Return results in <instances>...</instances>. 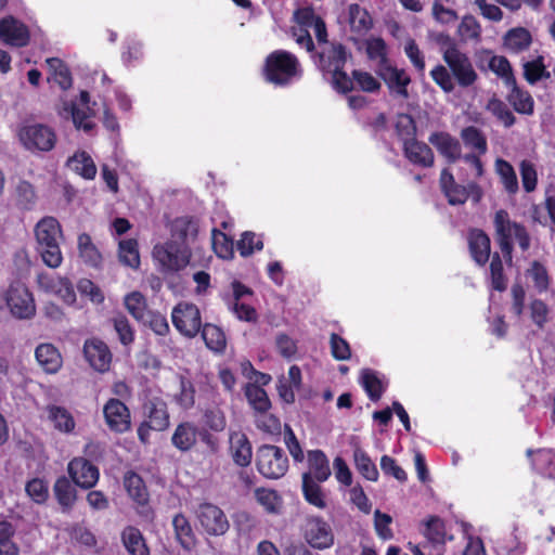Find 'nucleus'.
<instances>
[{
    "instance_id": "cd10ccee",
    "label": "nucleus",
    "mask_w": 555,
    "mask_h": 555,
    "mask_svg": "<svg viewBox=\"0 0 555 555\" xmlns=\"http://www.w3.org/2000/svg\"><path fill=\"white\" fill-rule=\"evenodd\" d=\"M197 441V427L191 422H182L177 425L172 436V446L181 452L193 449Z\"/></svg>"
},
{
    "instance_id": "c85d7f7f",
    "label": "nucleus",
    "mask_w": 555,
    "mask_h": 555,
    "mask_svg": "<svg viewBox=\"0 0 555 555\" xmlns=\"http://www.w3.org/2000/svg\"><path fill=\"white\" fill-rule=\"evenodd\" d=\"M321 482L314 480L311 474L301 475V492L304 499L310 505L324 509L327 506L325 493L320 486Z\"/></svg>"
},
{
    "instance_id": "a18cd8bd",
    "label": "nucleus",
    "mask_w": 555,
    "mask_h": 555,
    "mask_svg": "<svg viewBox=\"0 0 555 555\" xmlns=\"http://www.w3.org/2000/svg\"><path fill=\"white\" fill-rule=\"evenodd\" d=\"M119 261L132 269L140 267L139 244L135 238H127L119 242Z\"/></svg>"
},
{
    "instance_id": "bf43d9fd",
    "label": "nucleus",
    "mask_w": 555,
    "mask_h": 555,
    "mask_svg": "<svg viewBox=\"0 0 555 555\" xmlns=\"http://www.w3.org/2000/svg\"><path fill=\"white\" fill-rule=\"evenodd\" d=\"M255 425L263 434L279 436L281 434V421L274 414L268 412L255 413Z\"/></svg>"
},
{
    "instance_id": "3c124183",
    "label": "nucleus",
    "mask_w": 555,
    "mask_h": 555,
    "mask_svg": "<svg viewBox=\"0 0 555 555\" xmlns=\"http://www.w3.org/2000/svg\"><path fill=\"white\" fill-rule=\"evenodd\" d=\"M488 68L500 77L506 87L515 83L516 77L509 61L505 56L492 55L489 59Z\"/></svg>"
},
{
    "instance_id": "6e6d98bb",
    "label": "nucleus",
    "mask_w": 555,
    "mask_h": 555,
    "mask_svg": "<svg viewBox=\"0 0 555 555\" xmlns=\"http://www.w3.org/2000/svg\"><path fill=\"white\" fill-rule=\"evenodd\" d=\"M361 385L372 401L379 400L385 391L382 380L378 378L376 373L370 369H364L362 371Z\"/></svg>"
},
{
    "instance_id": "423d86ee",
    "label": "nucleus",
    "mask_w": 555,
    "mask_h": 555,
    "mask_svg": "<svg viewBox=\"0 0 555 555\" xmlns=\"http://www.w3.org/2000/svg\"><path fill=\"white\" fill-rule=\"evenodd\" d=\"M171 321L175 328L188 338L196 337L203 326L198 307L188 301H180L172 308Z\"/></svg>"
},
{
    "instance_id": "4c0bfd02",
    "label": "nucleus",
    "mask_w": 555,
    "mask_h": 555,
    "mask_svg": "<svg viewBox=\"0 0 555 555\" xmlns=\"http://www.w3.org/2000/svg\"><path fill=\"white\" fill-rule=\"evenodd\" d=\"M46 62L50 69L52 80L57 83L62 90L70 89L73 86V77L66 63L59 57H49Z\"/></svg>"
},
{
    "instance_id": "f8f14e48",
    "label": "nucleus",
    "mask_w": 555,
    "mask_h": 555,
    "mask_svg": "<svg viewBox=\"0 0 555 555\" xmlns=\"http://www.w3.org/2000/svg\"><path fill=\"white\" fill-rule=\"evenodd\" d=\"M67 472L74 483L82 489L93 488L100 478L98 466L83 456L74 457L67 465Z\"/></svg>"
},
{
    "instance_id": "1a4fd4ad",
    "label": "nucleus",
    "mask_w": 555,
    "mask_h": 555,
    "mask_svg": "<svg viewBox=\"0 0 555 555\" xmlns=\"http://www.w3.org/2000/svg\"><path fill=\"white\" fill-rule=\"evenodd\" d=\"M195 514L201 527L208 535H223L230 528L224 512L212 503H201Z\"/></svg>"
},
{
    "instance_id": "e2e57ef3",
    "label": "nucleus",
    "mask_w": 555,
    "mask_h": 555,
    "mask_svg": "<svg viewBox=\"0 0 555 555\" xmlns=\"http://www.w3.org/2000/svg\"><path fill=\"white\" fill-rule=\"evenodd\" d=\"M15 529L11 522L0 521V555H18V547L12 541Z\"/></svg>"
},
{
    "instance_id": "69168bd1",
    "label": "nucleus",
    "mask_w": 555,
    "mask_h": 555,
    "mask_svg": "<svg viewBox=\"0 0 555 555\" xmlns=\"http://www.w3.org/2000/svg\"><path fill=\"white\" fill-rule=\"evenodd\" d=\"M195 387L193 383L185 378H180V391L176 395L175 400L177 404L183 410H190L195 404Z\"/></svg>"
},
{
    "instance_id": "2f4dec72",
    "label": "nucleus",
    "mask_w": 555,
    "mask_h": 555,
    "mask_svg": "<svg viewBox=\"0 0 555 555\" xmlns=\"http://www.w3.org/2000/svg\"><path fill=\"white\" fill-rule=\"evenodd\" d=\"M172 527L178 543L186 551H191L196 545V537L189 519L179 513L172 518Z\"/></svg>"
},
{
    "instance_id": "7c9ffc66",
    "label": "nucleus",
    "mask_w": 555,
    "mask_h": 555,
    "mask_svg": "<svg viewBox=\"0 0 555 555\" xmlns=\"http://www.w3.org/2000/svg\"><path fill=\"white\" fill-rule=\"evenodd\" d=\"M509 92L506 95L507 102L513 108L521 115H532L534 113V100L531 94L518 87L517 80L514 85L507 86Z\"/></svg>"
},
{
    "instance_id": "13d9d810",
    "label": "nucleus",
    "mask_w": 555,
    "mask_h": 555,
    "mask_svg": "<svg viewBox=\"0 0 555 555\" xmlns=\"http://www.w3.org/2000/svg\"><path fill=\"white\" fill-rule=\"evenodd\" d=\"M236 248L242 257H248L255 251L262 250L263 241L255 232L245 231L236 243Z\"/></svg>"
},
{
    "instance_id": "5701e85b",
    "label": "nucleus",
    "mask_w": 555,
    "mask_h": 555,
    "mask_svg": "<svg viewBox=\"0 0 555 555\" xmlns=\"http://www.w3.org/2000/svg\"><path fill=\"white\" fill-rule=\"evenodd\" d=\"M146 422L151 423L154 430L163 431L169 427V412L167 403L159 397H153L143 404Z\"/></svg>"
},
{
    "instance_id": "ddd939ff",
    "label": "nucleus",
    "mask_w": 555,
    "mask_h": 555,
    "mask_svg": "<svg viewBox=\"0 0 555 555\" xmlns=\"http://www.w3.org/2000/svg\"><path fill=\"white\" fill-rule=\"evenodd\" d=\"M0 39L11 47L24 48L30 41V33L23 22L8 15L0 20Z\"/></svg>"
},
{
    "instance_id": "a878e982",
    "label": "nucleus",
    "mask_w": 555,
    "mask_h": 555,
    "mask_svg": "<svg viewBox=\"0 0 555 555\" xmlns=\"http://www.w3.org/2000/svg\"><path fill=\"white\" fill-rule=\"evenodd\" d=\"M319 56L321 69L331 73L345 67L348 53L343 43H331Z\"/></svg>"
},
{
    "instance_id": "473e14b6",
    "label": "nucleus",
    "mask_w": 555,
    "mask_h": 555,
    "mask_svg": "<svg viewBox=\"0 0 555 555\" xmlns=\"http://www.w3.org/2000/svg\"><path fill=\"white\" fill-rule=\"evenodd\" d=\"M35 357L47 373H55L62 365L61 353L52 344H40L35 350Z\"/></svg>"
},
{
    "instance_id": "864d4df0",
    "label": "nucleus",
    "mask_w": 555,
    "mask_h": 555,
    "mask_svg": "<svg viewBox=\"0 0 555 555\" xmlns=\"http://www.w3.org/2000/svg\"><path fill=\"white\" fill-rule=\"evenodd\" d=\"M37 194L34 185L21 180L15 188V205L22 210H31L36 204Z\"/></svg>"
},
{
    "instance_id": "393cba45",
    "label": "nucleus",
    "mask_w": 555,
    "mask_h": 555,
    "mask_svg": "<svg viewBox=\"0 0 555 555\" xmlns=\"http://www.w3.org/2000/svg\"><path fill=\"white\" fill-rule=\"evenodd\" d=\"M229 451L233 462L240 467H247L253 460V448L248 437L242 431L230 435Z\"/></svg>"
},
{
    "instance_id": "49530a36",
    "label": "nucleus",
    "mask_w": 555,
    "mask_h": 555,
    "mask_svg": "<svg viewBox=\"0 0 555 555\" xmlns=\"http://www.w3.org/2000/svg\"><path fill=\"white\" fill-rule=\"evenodd\" d=\"M68 165L75 172L85 179H94L96 175L95 164L91 156L86 152L76 153L73 157L69 158Z\"/></svg>"
},
{
    "instance_id": "aec40b11",
    "label": "nucleus",
    "mask_w": 555,
    "mask_h": 555,
    "mask_svg": "<svg viewBox=\"0 0 555 555\" xmlns=\"http://www.w3.org/2000/svg\"><path fill=\"white\" fill-rule=\"evenodd\" d=\"M198 229V220L194 217H179L171 223V237L175 243L189 249V245L197 237Z\"/></svg>"
},
{
    "instance_id": "412c9836",
    "label": "nucleus",
    "mask_w": 555,
    "mask_h": 555,
    "mask_svg": "<svg viewBox=\"0 0 555 555\" xmlns=\"http://www.w3.org/2000/svg\"><path fill=\"white\" fill-rule=\"evenodd\" d=\"M468 249L474 261L483 267L490 259L491 241L488 234L480 229H473L468 233Z\"/></svg>"
},
{
    "instance_id": "dca6fc26",
    "label": "nucleus",
    "mask_w": 555,
    "mask_h": 555,
    "mask_svg": "<svg viewBox=\"0 0 555 555\" xmlns=\"http://www.w3.org/2000/svg\"><path fill=\"white\" fill-rule=\"evenodd\" d=\"M188 249L175 242L155 246L154 258L168 271H178L188 263Z\"/></svg>"
},
{
    "instance_id": "79ce46f5",
    "label": "nucleus",
    "mask_w": 555,
    "mask_h": 555,
    "mask_svg": "<svg viewBox=\"0 0 555 555\" xmlns=\"http://www.w3.org/2000/svg\"><path fill=\"white\" fill-rule=\"evenodd\" d=\"M211 245L219 258L229 260L234 257L233 238L220 229L214 228L211 230Z\"/></svg>"
},
{
    "instance_id": "680f3d73",
    "label": "nucleus",
    "mask_w": 555,
    "mask_h": 555,
    "mask_svg": "<svg viewBox=\"0 0 555 555\" xmlns=\"http://www.w3.org/2000/svg\"><path fill=\"white\" fill-rule=\"evenodd\" d=\"M395 130L402 145L406 141L416 140V124L410 114H400L397 118Z\"/></svg>"
},
{
    "instance_id": "39448f33",
    "label": "nucleus",
    "mask_w": 555,
    "mask_h": 555,
    "mask_svg": "<svg viewBox=\"0 0 555 555\" xmlns=\"http://www.w3.org/2000/svg\"><path fill=\"white\" fill-rule=\"evenodd\" d=\"M17 135L21 144L30 152H49L56 143L54 130L42 124L24 125Z\"/></svg>"
},
{
    "instance_id": "b1692460",
    "label": "nucleus",
    "mask_w": 555,
    "mask_h": 555,
    "mask_svg": "<svg viewBox=\"0 0 555 555\" xmlns=\"http://www.w3.org/2000/svg\"><path fill=\"white\" fill-rule=\"evenodd\" d=\"M402 150L405 158L415 166L430 168L435 164L434 152L425 142L418 141L417 139L406 141Z\"/></svg>"
},
{
    "instance_id": "9d476101",
    "label": "nucleus",
    "mask_w": 555,
    "mask_h": 555,
    "mask_svg": "<svg viewBox=\"0 0 555 555\" xmlns=\"http://www.w3.org/2000/svg\"><path fill=\"white\" fill-rule=\"evenodd\" d=\"M304 537L313 548L325 550L334 544V533L331 525L320 516L307 518Z\"/></svg>"
},
{
    "instance_id": "0e129e2a",
    "label": "nucleus",
    "mask_w": 555,
    "mask_h": 555,
    "mask_svg": "<svg viewBox=\"0 0 555 555\" xmlns=\"http://www.w3.org/2000/svg\"><path fill=\"white\" fill-rule=\"evenodd\" d=\"M255 496L268 513L276 514L280 512L282 500L278 491L260 488L255 491Z\"/></svg>"
},
{
    "instance_id": "8fccbe9b",
    "label": "nucleus",
    "mask_w": 555,
    "mask_h": 555,
    "mask_svg": "<svg viewBox=\"0 0 555 555\" xmlns=\"http://www.w3.org/2000/svg\"><path fill=\"white\" fill-rule=\"evenodd\" d=\"M64 109L70 113L73 122L77 129H82L86 132H90L94 129L95 124L91 120L94 112L90 107L80 109L75 102H70L65 104Z\"/></svg>"
},
{
    "instance_id": "37998d69",
    "label": "nucleus",
    "mask_w": 555,
    "mask_h": 555,
    "mask_svg": "<svg viewBox=\"0 0 555 555\" xmlns=\"http://www.w3.org/2000/svg\"><path fill=\"white\" fill-rule=\"evenodd\" d=\"M349 24L353 31L363 34L369 31L373 26L372 17L367 10L361 8L357 3H352L348 8Z\"/></svg>"
},
{
    "instance_id": "603ef678",
    "label": "nucleus",
    "mask_w": 555,
    "mask_h": 555,
    "mask_svg": "<svg viewBox=\"0 0 555 555\" xmlns=\"http://www.w3.org/2000/svg\"><path fill=\"white\" fill-rule=\"evenodd\" d=\"M53 492L57 503L64 508H70L76 501V491L70 481L65 477L55 480Z\"/></svg>"
},
{
    "instance_id": "4468645a",
    "label": "nucleus",
    "mask_w": 555,
    "mask_h": 555,
    "mask_svg": "<svg viewBox=\"0 0 555 555\" xmlns=\"http://www.w3.org/2000/svg\"><path fill=\"white\" fill-rule=\"evenodd\" d=\"M83 356L90 366L100 373L109 370L113 354L103 340L100 338H89L83 344Z\"/></svg>"
},
{
    "instance_id": "f3484780",
    "label": "nucleus",
    "mask_w": 555,
    "mask_h": 555,
    "mask_svg": "<svg viewBox=\"0 0 555 555\" xmlns=\"http://www.w3.org/2000/svg\"><path fill=\"white\" fill-rule=\"evenodd\" d=\"M423 547L430 548V555H443L446 547V524L438 516H430L424 529Z\"/></svg>"
},
{
    "instance_id": "0eeeda50",
    "label": "nucleus",
    "mask_w": 555,
    "mask_h": 555,
    "mask_svg": "<svg viewBox=\"0 0 555 555\" xmlns=\"http://www.w3.org/2000/svg\"><path fill=\"white\" fill-rule=\"evenodd\" d=\"M7 305L12 315L20 320H29L36 314L33 293L22 283H13L7 291Z\"/></svg>"
},
{
    "instance_id": "de8ad7c7",
    "label": "nucleus",
    "mask_w": 555,
    "mask_h": 555,
    "mask_svg": "<svg viewBox=\"0 0 555 555\" xmlns=\"http://www.w3.org/2000/svg\"><path fill=\"white\" fill-rule=\"evenodd\" d=\"M508 279L504 273L503 262L499 253L491 256L490 285L493 291L503 293L507 289Z\"/></svg>"
},
{
    "instance_id": "4d7b16f0",
    "label": "nucleus",
    "mask_w": 555,
    "mask_h": 555,
    "mask_svg": "<svg viewBox=\"0 0 555 555\" xmlns=\"http://www.w3.org/2000/svg\"><path fill=\"white\" fill-rule=\"evenodd\" d=\"M532 41L531 34L526 28H513L505 36V46L513 52L526 50Z\"/></svg>"
},
{
    "instance_id": "58836bf2",
    "label": "nucleus",
    "mask_w": 555,
    "mask_h": 555,
    "mask_svg": "<svg viewBox=\"0 0 555 555\" xmlns=\"http://www.w3.org/2000/svg\"><path fill=\"white\" fill-rule=\"evenodd\" d=\"M244 393L255 413L268 412L271 409V401L262 387L255 384H246Z\"/></svg>"
},
{
    "instance_id": "6e6552de",
    "label": "nucleus",
    "mask_w": 555,
    "mask_h": 555,
    "mask_svg": "<svg viewBox=\"0 0 555 555\" xmlns=\"http://www.w3.org/2000/svg\"><path fill=\"white\" fill-rule=\"evenodd\" d=\"M443 61L460 87L468 88L477 81L478 75L470 59L460 49L447 51L443 54Z\"/></svg>"
},
{
    "instance_id": "ea45409f",
    "label": "nucleus",
    "mask_w": 555,
    "mask_h": 555,
    "mask_svg": "<svg viewBox=\"0 0 555 555\" xmlns=\"http://www.w3.org/2000/svg\"><path fill=\"white\" fill-rule=\"evenodd\" d=\"M78 250L79 256L83 262L92 268H98L102 262V255L93 244L91 236L87 233H81L78 236Z\"/></svg>"
},
{
    "instance_id": "09e8293b",
    "label": "nucleus",
    "mask_w": 555,
    "mask_h": 555,
    "mask_svg": "<svg viewBox=\"0 0 555 555\" xmlns=\"http://www.w3.org/2000/svg\"><path fill=\"white\" fill-rule=\"evenodd\" d=\"M486 109L490 112L505 128H511L516 122V117L513 112L501 99L496 96H492L488 101Z\"/></svg>"
},
{
    "instance_id": "052dcab7",
    "label": "nucleus",
    "mask_w": 555,
    "mask_h": 555,
    "mask_svg": "<svg viewBox=\"0 0 555 555\" xmlns=\"http://www.w3.org/2000/svg\"><path fill=\"white\" fill-rule=\"evenodd\" d=\"M112 323L121 345L129 346L134 341V330L125 314H115L112 318Z\"/></svg>"
},
{
    "instance_id": "7ed1b4c3",
    "label": "nucleus",
    "mask_w": 555,
    "mask_h": 555,
    "mask_svg": "<svg viewBox=\"0 0 555 555\" xmlns=\"http://www.w3.org/2000/svg\"><path fill=\"white\" fill-rule=\"evenodd\" d=\"M493 224L496 242L506 261L511 262L513 258V237H515L522 251H527L530 248L531 240L526 227L512 221L505 209H500L495 212Z\"/></svg>"
},
{
    "instance_id": "f257e3e1",
    "label": "nucleus",
    "mask_w": 555,
    "mask_h": 555,
    "mask_svg": "<svg viewBox=\"0 0 555 555\" xmlns=\"http://www.w3.org/2000/svg\"><path fill=\"white\" fill-rule=\"evenodd\" d=\"M261 74L267 82L286 87L301 78L302 68L295 54L279 49L267 55Z\"/></svg>"
},
{
    "instance_id": "f03ea898",
    "label": "nucleus",
    "mask_w": 555,
    "mask_h": 555,
    "mask_svg": "<svg viewBox=\"0 0 555 555\" xmlns=\"http://www.w3.org/2000/svg\"><path fill=\"white\" fill-rule=\"evenodd\" d=\"M37 250L49 268H59L63 261L60 241L63 232L60 222L54 217H43L35 227Z\"/></svg>"
},
{
    "instance_id": "5fc2aeb1",
    "label": "nucleus",
    "mask_w": 555,
    "mask_h": 555,
    "mask_svg": "<svg viewBox=\"0 0 555 555\" xmlns=\"http://www.w3.org/2000/svg\"><path fill=\"white\" fill-rule=\"evenodd\" d=\"M125 307L138 322L144 321L147 315V302L144 295L138 291L131 292L125 297Z\"/></svg>"
},
{
    "instance_id": "9b49d317",
    "label": "nucleus",
    "mask_w": 555,
    "mask_h": 555,
    "mask_svg": "<svg viewBox=\"0 0 555 555\" xmlns=\"http://www.w3.org/2000/svg\"><path fill=\"white\" fill-rule=\"evenodd\" d=\"M105 424L111 431L124 434L131 428L129 408L119 399L111 398L103 406Z\"/></svg>"
},
{
    "instance_id": "4be33fe9",
    "label": "nucleus",
    "mask_w": 555,
    "mask_h": 555,
    "mask_svg": "<svg viewBox=\"0 0 555 555\" xmlns=\"http://www.w3.org/2000/svg\"><path fill=\"white\" fill-rule=\"evenodd\" d=\"M439 184L450 205H463L468 199L466 185L459 184L448 168L441 170Z\"/></svg>"
},
{
    "instance_id": "f704fd0d",
    "label": "nucleus",
    "mask_w": 555,
    "mask_h": 555,
    "mask_svg": "<svg viewBox=\"0 0 555 555\" xmlns=\"http://www.w3.org/2000/svg\"><path fill=\"white\" fill-rule=\"evenodd\" d=\"M460 137L464 145L472 150L470 153H478L485 155L488 152V141L486 134L475 126L464 127Z\"/></svg>"
},
{
    "instance_id": "c03bdc74",
    "label": "nucleus",
    "mask_w": 555,
    "mask_h": 555,
    "mask_svg": "<svg viewBox=\"0 0 555 555\" xmlns=\"http://www.w3.org/2000/svg\"><path fill=\"white\" fill-rule=\"evenodd\" d=\"M354 466L358 473L369 481L378 480V470L375 463L371 460L369 454L361 448L353 451Z\"/></svg>"
},
{
    "instance_id": "a19ab883",
    "label": "nucleus",
    "mask_w": 555,
    "mask_h": 555,
    "mask_svg": "<svg viewBox=\"0 0 555 555\" xmlns=\"http://www.w3.org/2000/svg\"><path fill=\"white\" fill-rule=\"evenodd\" d=\"M495 171L500 177L501 183L503 184L504 190L514 195L518 192V179L513 166L503 158H498L495 160Z\"/></svg>"
},
{
    "instance_id": "e433bc0d",
    "label": "nucleus",
    "mask_w": 555,
    "mask_h": 555,
    "mask_svg": "<svg viewBox=\"0 0 555 555\" xmlns=\"http://www.w3.org/2000/svg\"><path fill=\"white\" fill-rule=\"evenodd\" d=\"M47 412L56 430L65 434L74 431L76 422L67 409L52 404L47 406Z\"/></svg>"
},
{
    "instance_id": "a211bd4d",
    "label": "nucleus",
    "mask_w": 555,
    "mask_h": 555,
    "mask_svg": "<svg viewBox=\"0 0 555 555\" xmlns=\"http://www.w3.org/2000/svg\"><path fill=\"white\" fill-rule=\"evenodd\" d=\"M531 469L543 478L555 480V451L548 448L527 449Z\"/></svg>"
},
{
    "instance_id": "6ab92c4d",
    "label": "nucleus",
    "mask_w": 555,
    "mask_h": 555,
    "mask_svg": "<svg viewBox=\"0 0 555 555\" xmlns=\"http://www.w3.org/2000/svg\"><path fill=\"white\" fill-rule=\"evenodd\" d=\"M428 141L435 146L438 153L446 158L448 164H454L462 158V146L460 141L447 131L433 132Z\"/></svg>"
},
{
    "instance_id": "774afa93",
    "label": "nucleus",
    "mask_w": 555,
    "mask_h": 555,
    "mask_svg": "<svg viewBox=\"0 0 555 555\" xmlns=\"http://www.w3.org/2000/svg\"><path fill=\"white\" fill-rule=\"evenodd\" d=\"M366 54L371 60L378 59L377 68L383 67L390 62L387 56L386 42L380 37L367 41Z\"/></svg>"
},
{
    "instance_id": "bb28decb",
    "label": "nucleus",
    "mask_w": 555,
    "mask_h": 555,
    "mask_svg": "<svg viewBox=\"0 0 555 555\" xmlns=\"http://www.w3.org/2000/svg\"><path fill=\"white\" fill-rule=\"evenodd\" d=\"M124 487L128 495L142 507H146L150 501V494L143 478L133 470H129L124 476Z\"/></svg>"
},
{
    "instance_id": "c756f323",
    "label": "nucleus",
    "mask_w": 555,
    "mask_h": 555,
    "mask_svg": "<svg viewBox=\"0 0 555 555\" xmlns=\"http://www.w3.org/2000/svg\"><path fill=\"white\" fill-rule=\"evenodd\" d=\"M309 470L304 474H311L314 480L319 482L326 481L331 476L330 462L322 450H310L307 453Z\"/></svg>"
},
{
    "instance_id": "72a5a7b5",
    "label": "nucleus",
    "mask_w": 555,
    "mask_h": 555,
    "mask_svg": "<svg viewBox=\"0 0 555 555\" xmlns=\"http://www.w3.org/2000/svg\"><path fill=\"white\" fill-rule=\"evenodd\" d=\"M121 541L130 555H150V548L142 532L133 527L128 526L121 532Z\"/></svg>"
},
{
    "instance_id": "338daca9",
    "label": "nucleus",
    "mask_w": 555,
    "mask_h": 555,
    "mask_svg": "<svg viewBox=\"0 0 555 555\" xmlns=\"http://www.w3.org/2000/svg\"><path fill=\"white\" fill-rule=\"evenodd\" d=\"M27 495L37 504H43L49 498V488L47 482L40 478H33L25 486Z\"/></svg>"
},
{
    "instance_id": "20e7f679",
    "label": "nucleus",
    "mask_w": 555,
    "mask_h": 555,
    "mask_svg": "<svg viewBox=\"0 0 555 555\" xmlns=\"http://www.w3.org/2000/svg\"><path fill=\"white\" fill-rule=\"evenodd\" d=\"M256 467L262 477L276 480L286 475L289 461L282 448L274 444H261L256 451Z\"/></svg>"
},
{
    "instance_id": "2eb2a0df",
    "label": "nucleus",
    "mask_w": 555,
    "mask_h": 555,
    "mask_svg": "<svg viewBox=\"0 0 555 555\" xmlns=\"http://www.w3.org/2000/svg\"><path fill=\"white\" fill-rule=\"evenodd\" d=\"M378 77L385 82L390 93L408 99V86L411 83V77L405 69L393 66L390 62L376 69Z\"/></svg>"
},
{
    "instance_id": "c9c22d12",
    "label": "nucleus",
    "mask_w": 555,
    "mask_h": 555,
    "mask_svg": "<svg viewBox=\"0 0 555 555\" xmlns=\"http://www.w3.org/2000/svg\"><path fill=\"white\" fill-rule=\"evenodd\" d=\"M199 333L202 334V338L209 350L216 353L224 352L227 348V338L221 327L211 323H206L203 324Z\"/></svg>"
}]
</instances>
